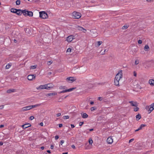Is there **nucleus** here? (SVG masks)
Wrapping results in <instances>:
<instances>
[{
	"label": "nucleus",
	"instance_id": "f3484780",
	"mask_svg": "<svg viewBox=\"0 0 154 154\" xmlns=\"http://www.w3.org/2000/svg\"><path fill=\"white\" fill-rule=\"evenodd\" d=\"M103 42L102 41H99L96 42L95 44V46L97 47H99L102 44Z\"/></svg>",
	"mask_w": 154,
	"mask_h": 154
},
{
	"label": "nucleus",
	"instance_id": "49530a36",
	"mask_svg": "<svg viewBox=\"0 0 154 154\" xmlns=\"http://www.w3.org/2000/svg\"><path fill=\"white\" fill-rule=\"evenodd\" d=\"M84 123L83 122H81L79 123V126H81Z\"/></svg>",
	"mask_w": 154,
	"mask_h": 154
},
{
	"label": "nucleus",
	"instance_id": "37998d69",
	"mask_svg": "<svg viewBox=\"0 0 154 154\" xmlns=\"http://www.w3.org/2000/svg\"><path fill=\"white\" fill-rule=\"evenodd\" d=\"M34 119V117L33 116H31L29 118V119L31 120H33Z\"/></svg>",
	"mask_w": 154,
	"mask_h": 154
},
{
	"label": "nucleus",
	"instance_id": "9b49d317",
	"mask_svg": "<svg viewBox=\"0 0 154 154\" xmlns=\"http://www.w3.org/2000/svg\"><path fill=\"white\" fill-rule=\"evenodd\" d=\"M129 103L131 104V105L133 106H138V103L137 102H134L133 101H130Z\"/></svg>",
	"mask_w": 154,
	"mask_h": 154
},
{
	"label": "nucleus",
	"instance_id": "8fccbe9b",
	"mask_svg": "<svg viewBox=\"0 0 154 154\" xmlns=\"http://www.w3.org/2000/svg\"><path fill=\"white\" fill-rule=\"evenodd\" d=\"M61 113H58L56 114V116L57 117H59L61 116Z\"/></svg>",
	"mask_w": 154,
	"mask_h": 154
},
{
	"label": "nucleus",
	"instance_id": "6e6552de",
	"mask_svg": "<svg viewBox=\"0 0 154 154\" xmlns=\"http://www.w3.org/2000/svg\"><path fill=\"white\" fill-rule=\"evenodd\" d=\"M146 109L148 111L149 113H150L154 109L150 105L149 106H146Z\"/></svg>",
	"mask_w": 154,
	"mask_h": 154
},
{
	"label": "nucleus",
	"instance_id": "0eeeda50",
	"mask_svg": "<svg viewBox=\"0 0 154 154\" xmlns=\"http://www.w3.org/2000/svg\"><path fill=\"white\" fill-rule=\"evenodd\" d=\"M91 35L94 37H96L97 36L96 31L94 29H92L90 30Z\"/></svg>",
	"mask_w": 154,
	"mask_h": 154
},
{
	"label": "nucleus",
	"instance_id": "b1692460",
	"mask_svg": "<svg viewBox=\"0 0 154 154\" xmlns=\"http://www.w3.org/2000/svg\"><path fill=\"white\" fill-rule=\"evenodd\" d=\"M144 50L146 51H148L149 49V47L147 45H146L145 46L144 48Z\"/></svg>",
	"mask_w": 154,
	"mask_h": 154
},
{
	"label": "nucleus",
	"instance_id": "dca6fc26",
	"mask_svg": "<svg viewBox=\"0 0 154 154\" xmlns=\"http://www.w3.org/2000/svg\"><path fill=\"white\" fill-rule=\"evenodd\" d=\"M23 10H22L20 9H17L16 13L19 15H20L22 13H23L22 12Z\"/></svg>",
	"mask_w": 154,
	"mask_h": 154
},
{
	"label": "nucleus",
	"instance_id": "423d86ee",
	"mask_svg": "<svg viewBox=\"0 0 154 154\" xmlns=\"http://www.w3.org/2000/svg\"><path fill=\"white\" fill-rule=\"evenodd\" d=\"M35 75H29L27 76V78L28 80L32 81L33 79H35Z\"/></svg>",
	"mask_w": 154,
	"mask_h": 154
},
{
	"label": "nucleus",
	"instance_id": "052dcab7",
	"mask_svg": "<svg viewBox=\"0 0 154 154\" xmlns=\"http://www.w3.org/2000/svg\"><path fill=\"white\" fill-rule=\"evenodd\" d=\"M54 146L53 145H51V149H53V148H54Z\"/></svg>",
	"mask_w": 154,
	"mask_h": 154
},
{
	"label": "nucleus",
	"instance_id": "393cba45",
	"mask_svg": "<svg viewBox=\"0 0 154 154\" xmlns=\"http://www.w3.org/2000/svg\"><path fill=\"white\" fill-rule=\"evenodd\" d=\"M15 91V90L14 89H9L7 91V92L8 93H11Z\"/></svg>",
	"mask_w": 154,
	"mask_h": 154
},
{
	"label": "nucleus",
	"instance_id": "79ce46f5",
	"mask_svg": "<svg viewBox=\"0 0 154 154\" xmlns=\"http://www.w3.org/2000/svg\"><path fill=\"white\" fill-rule=\"evenodd\" d=\"M96 109V108L95 107H92L91 108V111L94 110Z\"/></svg>",
	"mask_w": 154,
	"mask_h": 154
},
{
	"label": "nucleus",
	"instance_id": "603ef678",
	"mask_svg": "<svg viewBox=\"0 0 154 154\" xmlns=\"http://www.w3.org/2000/svg\"><path fill=\"white\" fill-rule=\"evenodd\" d=\"M150 106H152V108H153L154 109V103L152 104L151 105H150Z\"/></svg>",
	"mask_w": 154,
	"mask_h": 154
},
{
	"label": "nucleus",
	"instance_id": "473e14b6",
	"mask_svg": "<svg viewBox=\"0 0 154 154\" xmlns=\"http://www.w3.org/2000/svg\"><path fill=\"white\" fill-rule=\"evenodd\" d=\"M134 107H134V111L135 112L137 111L139 109V108H138L137 107V106H134Z\"/></svg>",
	"mask_w": 154,
	"mask_h": 154
},
{
	"label": "nucleus",
	"instance_id": "13d9d810",
	"mask_svg": "<svg viewBox=\"0 0 154 154\" xmlns=\"http://www.w3.org/2000/svg\"><path fill=\"white\" fill-rule=\"evenodd\" d=\"M71 147H72V148L73 149H75V145H72L71 146Z\"/></svg>",
	"mask_w": 154,
	"mask_h": 154
},
{
	"label": "nucleus",
	"instance_id": "a19ab883",
	"mask_svg": "<svg viewBox=\"0 0 154 154\" xmlns=\"http://www.w3.org/2000/svg\"><path fill=\"white\" fill-rule=\"evenodd\" d=\"M52 63V62L51 61H48L47 62V64L48 65H50Z\"/></svg>",
	"mask_w": 154,
	"mask_h": 154
},
{
	"label": "nucleus",
	"instance_id": "5701e85b",
	"mask_svg": "<svg viewBox=\"0 0 154 154\" xmlns=\"http://www.w3.org/2000/svg\"><path fill=\"white\" fill-rule=\"evenodd\" d=\"M37 90H42L44 89L43 85H41L37 87L36 88Z\"/></svg>",
	"mask_w": 154,
	"mask_h": 154
},
{
	"label": "nucleus",
	"instance_id": "c756f323",
	"mask_svg": "<svg viewBox=\"0 0 154 154\" xmlns=\"http://www.w3.org/2000/svg\"><path fill=\"white\" fill-rule=\"evenodd\" d=\"M76 28L79 30L82 31L83 28L82 27L78 26L76 27Z\"/></svg>",
	"mask_w": 154,
	"mask_h": 154
},
{
	"label": "nucleus",
	"instance_id": "5fc2aeb1",
	"mask_svg": "<svg viewBox=\"0 0 154 154\" xmlns=\"http://www.w3.org/2000/svg\"><path fill=\"white\" fill-rule=\"evenodd\" d=\"M64 141L63 140H62L60 142V144L61 145H62L63 143H64Z\"/></svg>",
	"mask_w": 154,
	"mask_h": 154
},
{
	"label": "nucleus",
	"instance_id": "4be33fe9",
	"mask_svg": "<svg viewBox=\"0 0 154 154\" xmlns=\"http://www.w3.org/2000/svg\"><path fill=\"white\" fill-rule=\"evenodd\" d=\"M47 85H48V87H50L49 88H48L49 89V90L51 89L52 88H53L54 86V85H53L52 84L49 83V84H48Z\"/></svg>",
	"mask_w": 154,
	"mask_h": 154
},
{
	"label": "nucleus",
	"instance_id": "864d4df0",
	"mask_svg": "<svg viewBox=\"0 0 154 154\" xmlns=\"http://www.w3.org/2000/svg\"><path fill=\"white\" fill-rule=\"evenodd\" d=\"M59 138V136L57 135L55 136V140H57Z\"/></svg>",
	"mask_w": 154,
	"mask_h": 154
},
{
	"label": "nucleus",
	"instance_id": "2eb2a0df",
	"mask_svg": "<svg viewBox=\"0 0 154 154\" xmlns=\"http://www.w3.org/2000/svg\"><path fill=\"white\" fill-rule=\"evenodd\" d=\"M31 126V125L29 123H27L25 125H22L21 127L23 128H26Z\"/></svg>",
	"mask_w": 154,
	"mask_h": 154
},
{
	"label": "nucleus",
	"instance_id": "412c9836",
	"mask_svg": "<svg viewBox=\"0 0 154 154\" xmlns=\"http://www.w3.org/2000/svg\"><path fill=\"white\" fill-rule=\"evenodd\" d=\"M114 83L115 85L116 86H119V81L115 79H114Z\"/></svg>",
	"mask_w": 154,
	"mask_h": 154
},
{
	"label": "nucleus",
	"instance_id": "6ab92c4d",
	"mask_svg": "<svg viewBox=\"0 0 154 154\" xmlns=\"http://www.w3.org/2000/svg\"><path fill=\"white\" fill-rule=\"evenodd\" d=\"M82 116L83 118H86L88 117V115L85 113H81Z\"/></svg>",
	"mask_w": 154,
	"mask_h": 154
},
{
	"label": "nucleus",
	"instance_id": "39448f33",
	"mask_svg": "<svg viewBox=\"0 0 154 154\" xmlns=\"http://www.w3.org/2000/svg\"><path fill=\"white\" fill-rule=\"evenodd\" d=\"M122 72H119L116 74V76L115 79L119 81L120 79L122 78Z\"/></svg>",
	"mask_w": 154,
	"mask_h": 154
},
{
	"label": "nucleus",
	"instance_id": "c03bdc74",
	"mask_svg": "<svg viewBox=\"0 0 154 154\" xmlns=\"http://www.w3.org/2000/svg\"><path fill=\"white\" fill-rule=\"evenodd\" d=\"M86 30L85 29H84L83 28L82 29V31L84 33H85L86 32Z\"/></svg>",
	"mask_w": 154,
	"mask_h": 154
},
{
	"label": "nucleus",
	"instance_id": "f704fd0d",
	"mask_svg": "<svg viewBox=\"0 0 154 154\" xmlns=\"http://www.w3.org/2000/svg\"><path fill=\"white\" fill-rule=\"evenodd\" d=\"M11 66V65L9 64H8L6 65L5 68L6 69H8Z\"/></svg>",
	"mask_w": 154,
	"mask_h": 154
},
{
	"label": "nucleus",
	"instance_id": "0e129e2a",
	"mask_svg": "<svg viewBox=\"0 0 154 154\" xmlns=\"http://www.w3.org/2000/svg\"><path fill=\"white\" fill-rule=\"evenodd\" d=\"M153 0H146V1L149 2H151Z\"/></svg>",
	"mask_w": 154,
	"mask_h": 154
},
{
	"label": "nucleus",
	"instance_id": "f03ea898",
	"mask_svg": "<svg viewBox=\"0 0 154 154\" xmlns=\"http://www.w3.org/2000/svg\"><path fill=\"white\" fill-rule=\"evenodd\" d=\"M39 16L43 19H46L48 17L47 14L44 11L39 12Z\"/></svg>",
	"mask_w": 154,
	"mask_h": 154
},
{
	"label": "nucleus",
	"instance_id": "a878e982",
	"mask_svg": "<svg viewBox=\"0 0 154 154\" xmlns=\"http://www.w3.org/2000/svg\"><path fill=\"white\" fill-rule=\"evenodd\" d=\"M17 9L15 8H12L11 9V12L16 13Z\"/></svg>",
	"mask_w": 154,
	"mask_h": 154
},
{
	"label": "nucleus",
	"instance_id": "774afa93",
	"mask_svg": "<svg viewBox=\"0 0 154 154\" xmlns=\"http://www.w3.org/2000/svg\"><path fill=\"white\" fill-rule=\"evenodd\" d=\"M51 73H52L51 72H49L48 73V75H50Z\"/></svg>",
	"mask_w": 154,
	"mask_h": 154
},
{
	"label": "nucleus",
	"instance_id": "ddd939ff",
	"mask_svg": "<svg viewBox=\"0 0 154 154\" xmlns=\"http://www.w3.org/2000/svg\"><path fill=\"white\" fill-rule=\"evenodd\" d=\"M106 142L109 144H112L113 142V139L111 137H108L106 140Z\"/></svg>",
	"mask_w": 154,
	"mask_h": 154
},
{
	"label": "nucleus",
	"instance_id": "7c9ffc66",
	"mask_svg": "<svg viewBox=\"0 0 154 154\" xmlns=\"http://www.w3.org/2000/svg\"><path fill=\"white\" fill-rule=\"evenodd\" d=\"M129 27V26L127 25H125L123 26L122 27V29H125L128 28Z\"/></svg>",
	"mask_w": 154,
	"mask_h": 154
},
{
	"label": "nucleus",
	"instance_id": "e2e57ef3",
	"mask_svg": "<svg viewBox=\"0 0 154 154\" xmlns=\"http://www.w3.org/2000/svg\"><path fill=\"white\" fill-rule=\"evenodd\" d=\"M63 125L62 124H59V126L60 128Z\"/></svg>",
	"mask_w": 154,
	"mask_h": 154
},
{
	"label": "nucleus",
	"instance_id": "6e6d98bb",
	"mask_svg": "<svg viewBox=\"0 0 154 154\" xmlns=\"http://www.w3.org/2000/svg\"><path fill=\"white\" fill-rule=\"evenodd\" d=\"M98 100L100 101H101L102 100V98L101 97H99L98 98Z\"/></svg>",
	"mask_w": 154,
	"mask_h": 154
},
{
	"label": "nucleus",
	"instance_id": "3c124183",
	"mask_svg": "<svg viewBox=\"0 0 154 154\" xmlns=\"http://www.w3.org/2000/svg\"><path fill=\"white\" fill-rule=\"evenodd\" d=\"M100 53L101 54L103 55V54H105V52L104 51H100Z\"/></svg>",
	"mask_w": 154,
	"mask_h": 154
},
{
	"label": "nucleus",
	"instance_id": "f8f14e48",
	"mask_svg": "<svg viewBox=\"0 0 154 154\" xmlns=\"http://www.w3.org/2000/svg\"><path fill=\"white\" fill-rule=\"evenodd\" d=\"M74 36L73 35H70L68 36L67 38V41L68 42H71L73 39L74 38Z\"/></svg>",
	"mask_w": 154,
	"mask_h": 154
},
{
	"label": "nucleus",
	"instance_id": "1a4fd4ad",
	"mask_svg": "<svg viewBox=\"0 0 154 154\" xmlns=\"http://www.w3.org/2000/svg\"><path fill=\"white\" fill-rule=\"evenodd\" d=\"M75 88H72L64 90H63L61 91V92L62 93H64L66 92H70L75 89Z\"/></svg>",
	"mask_w": 154,
	"mask_h": 154
},
{
	"label": "nucleus",
	"instance_id": "7ed1b4c3",
	"mask_svg": "<svg viewBox=\"0 0 154 154\" xmlns=\"http://www.w3.org/2000/svg\"><path fill=\"white\" fill-rule=\"evenodd\" d=\"M22 12L24 15L29 16V17H32L33 16V13L31 11H26L25 10H23Z\"/></svg>",
	"mask_w": 154,
	"mask_h": 154
},
{
	"label": "nucleus",
	"instance_id": "a211bd4d",
	"mask_svg": "<svg viewBox=\"0 0 154 154\" xmlns=\"http://www.w3.org/2000/svg\"><path fill=\"white\" fill-rule=\"evenodd\" d=\"M149 83L150 85L152 86H153L154 85V80L151 79H150L149 81Z\"/></svg>",
	"mask_w": 154,
	"mask_h": 154
},
{
	"label": "nucleus",
	"instance_id": "58836bf2",
	"mask_svg": "<svg viewBox=\"0 0 154 154\" xmlns=\"http://www.w3.org/2000/svg\"><path fill=\"white\" fill-rule=\"evenodd\" d=\"M146 125H145L142 124L140 125L139 128L141 130Z\"/></svg>",
	"mask_w": 154,
	"mask_h": 154
},
{
	"label": "nucleus",
	"instance_id": "ea45409f",
	"mask_svg": "<svg viewBox=\"0 0 154 154\" xmlns=\"http://www.w3.org/2000/svg\"><path fill=\"white\" fill-rule=\"evenodd\" d=\"M71 50L72 49L71 48H69L67 49L66 52L70 53L71 52Z\"/></svg>",
	"mask_w": 154,
	"mask_h": 154
},
{
	"label": "nucleus",
	"instance_id": "4468645a",
	"mask_svg": "<svg viewBox=\"0 0 154 154\" xmlns=\"http://www.w3.org/2000/svg\"><path fill=\"white\" fill-rule=\"evenodd\" d=\"M57 92H54L51 93L47 94L46 95V96L47 97H49V96H53L56 95H57Z\"/></svg>",
	"mask_w": 154,
	"mask_h": 154
},
{
	"label": "nucleus",
	"instance_id": "cd10ccee",
	"mask_svg": "<svg viewBox=\"0 0 154 154\" xmlns=\"http://www.w3.org/2000/svg\"><path fill=\"white\" fill-rule=\"evenodd\" d=\"M136 117L137 120H139L141 118L140 115V114H138L136 116Z\"/></svg>",
	"mask_w": 154,
	"mask_h": 154
},
{
	"label": "nucleus",
	"instance_id": "a18cd8bd",
	"mask_svg": "<svg viewBox=\"0 0 154 154\" xmlns=\"http://www.w3.org/2000/svg\"><path fill=\"white\" fill-rule=\"evenodd\" d=\"M138 43L139 44H141L142 43V41L141 40H139L138 41Z\"/></svg>",
	"mask_w": 154,
	"mask_h": 154
},
{
	"label": "nucleus",
	"instance_id": "e433bc0d",
	"mask_svg": "<svg viewBox=\"0 0 154 154\" xmlns=\"http://www.w3.org/2000/svg\"><path fill=\"white\" fill-rule=\"evenodd\" d=\"M36 66L34 65V66H32L30 67V69H34L36 68Z\"/></svg>",
	"mask_w": 154,
	"mask_h": 154
},
{
	"label": "nucleus",
	"instance_id": "bf43d9fd",
	"mask_svg": "<svg viewBox=\"0 0 154 154\" xmlns=\"http://www.w3.org/2000/svg\"><path fill=\"white\" fill-rule=\"evenodd\" d=\"M71 128H72L75 127V126L72 124H71Z\"/></svg>",
	"mask_w": 154,
	"mask_h": 154
},
{
	"label": "nucleus",
	"instance_id": "338daca9",
	"mask_svg": "<svg viewBox=\"0 0 154 154\" xmlns=\"http://www.w3.org/2000/svg\"><path fill=\"white\" fill-rule=\"evenodd\" d=\"M47 152L49 153H51L50 151L49 150H48Z\"/></svg>",
	"mask_w": 154,
	"mask_h": 154
},
{
	"label": "nucleus",
	"instance_id": "de8ad7c7",
	"mask_svg": "<svg viewBox=\"0 0 154 154\" xmlns=\"http://www.w3.org/2000/svg\"><path fill=\"white\" fill-rule=\"evenodd\" d=\"M134 140V139L132 138V139H130L129 140V143H130L131 142H132Z\"/></svg>",
	"mask_w": 154,
	"mask_h": 154
},
{
	"label": "nucleus",
	"instance_id": "72a5a7b5",
	"mask_svg": "<svg viewBox=\"0 0 154 154\" xmlns=\"http://www.w3.org/2000/svg\"><path fill=\"white\" fill-rule=\"evenodd\" d=\"M88 142L90 144L92 145V144L93 143V140H92V139H91L90 138L89 139V140L88 141Z\"/></svg>",
	"mask_w": 154,
	"mask_h": 154
},
{
	"label": "nucleus",
	"instance_id": "9d476101",
	"mask_svg": "<svg viewBox=\"0 0 154 154\" xmlns=\"http://www.w3.org/2000/svg\"><path fill=\"white\" fill-rule=\"evenodd\" d=\"M30 106H27L26 107H23L21 109L20 111H24L29 110L31 109Z\"/></svg>",
	"mask_w": 154,
	"mask_h": 154
},
{
	"label": "nucleus",
	"instance_id": "2f4dec72",
	"mask_svg": "<svg viewBox=\"0 0 154 154\" xmlns=\"http://www.w3.org/2000/svg\"><path fill=\"white\" fill-rule=\"evenodd\" d=\"M20 0H17L16 2V4L17 5H18L20 4Z\"/></svg>",
	"mask_w": 154,
	"mask_h": 154
},
{
	"label": "nucleus",
	"instance_id": "4d7b16f0",
	"mask_svg": "<svg viewBox=\"0 0 154 154\" xmlns=\"http://www.w3.org/2000/svg\"><path fill=\"white\" fill-rule=\"evenodd\" d=\"M134 76H136V75H137V73H136V72L134 71Z\"/></svg>",
	"mask_w": 154,
	"mask_h": 154
},
{
	"label": "nucleus",
	"instance_id": "c9c22d12",
	"mask_svg": "<svg viewBox=\"0 0 154 154\" xmlns=\"http://www.w3.org/2000/svg\"><path fill=\"white\" fill-rule=\"evenodd\" d=\"M63 118L64 119H69V117L68 116H64Z\"/></svg>",
	"mask_w": 154,
	"mask_h": 154
},
{
	"label": "nucleus",
	"instance_id": "f257e3e1",
	"mask_svg": "<svg viewBox=\"0 0 154 154\" xmlns=\"http://www.w3.org/2000/svg\"><path fill=\"white\" fill-rule=\"evenodd\" d=\"M72 15L74 19H79L82 16L81 14L80 13L76 11L73 12L72 14Z\"/></svg>",
	"mask_w": 154,
	"mask_h": 154
},
{
	"label": "nucleus",
	"instance_id": "69168bd1",
	"mask_svg": "<svg viewBox=\"0 0 154 154\" xmlns=\"http://www.w3.org/2000/svg\"><path fill=\"white\" fill-rule=\"evenodd\" d=\"M40 125L41 126H43V123H42V122H41L40 123Z\"/></svg>",
	"mask_w": 154,
	"mask_h": 154
},
{
	"label": "nucleus",
	"instance_id": "20e7f679",
	"mask_svg": "<svg viewBox=\"0 0 154 154\" xmlns=\"http://www.w3.org/2000/svg\"><path fill=\"white\" fill-rule=\"evenodd\" d=\"M76 79L73 77H69L66 79V80L68 82L72 83L75 81Z\"/></svg>",
	"mask_w": 154,
	"mask_h": 154
},
{
	"label": "nucleus",
	"instance_id": "c85d7f7f",
	"mask_svg": "<svg viewBox=\"0 0 154 154\" xmlns=\"http://www.w3.org/2000/svg\"><path fill=\"white\" fill-rule=\"evenodd\" d=\"M59 89L60 90H65L66 89V87L65 86H61L60 87Z\"/></svg>",
	"mask_w": 154,
	"mask_h": 154
},
{
	"label": "nucleus",
	"instance_id": "4c0bfd02",
	"mask_svg": "<svg viewBox=\"0 0 154 154\" xmlns=\"http://www.w3.org/2000/svg\"><path fill=\"white\" fill-rule=\"evenodd\" d=\"M139 60L137 59V60H136L135 61V64L136 65H137L139 64Z\"/></svg>",
	"mask_w": 154,
	"mask_h": 154
},
{
	"label": "nucleus",
	"instance_id": "09e8293b",
	"mask_svg": "<svg viewBox=\"0 0 154 154\" xmlns=\"http://www.w3.org/2000/svg\"><path fill=\"white\" fill-rule=\"evenodd\" d=\"M4 105H2L1 106H0V109H3L4 107Z\"/></svg>",
	"mask_w": 154,
	"mask_h": 154
},
{
	"label": "nucleus",
	"instance_id": "aec40b11",
	"mask_svg": "<svg viewBox=\"0 0 154 154\" xmlns=\"http://www.w3.org/2000/svg\"><path fill=\"white\" fill-rule=\"evenodd\" d=\"M41 104H42L41 103H40V104H35V105H31V106H31L30 108H31V109L32 108L40 106H41Z\"/></svg>",
	"mask_w": 154,
	"mask_h": 154
},
{
	"label": "nucleus",
	"instance_id": "680f3d73",
	"mask_svg": "<svg viewBox=\"0 0 154 154\" xmlns=\"http://www.w3.org/2000/svg\"><path fill=\"white\" fill-rule=\"evenodd\" d=\"M141 130L140 128H139L138 129L135 130V131H139V130Z\"/></svg>",
	"mask_w": 154,
	"mask_h": 154
},
{
	"label": "nucleus",
	"instance_id": "bb28decb",
	"mask_svg": "<svg viewBox=\"0 0 154 154\" xmlns=\"http://www.w3.org/2000/svg\"><path fill=\"white\" fill-rule=\"evenodd\" d=\"M44 86V89H46L47 90H49V89L48 88V85H47V84L43 85ZM50 87H49V88Z\"/></svg>",
	"mask_w": 154,
	"mask_h": 154
}]
</instances>
